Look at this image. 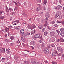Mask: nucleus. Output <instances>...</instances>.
<instances>
[{
  "label": "nucleus",
  "instance_id": "1",
  "mask_svg": "<svg viewBox=\"0 0 64 64\" xmlns=\"http://www.w3.org/2000/svg\"><path fill=\"white\" fill-rule=\"evenodd\" d=\"M28 28L29 29H31V28L34 29L36 28V26H35V25L28 24Z\"/></svg>",
  "mask_w": 64,
  "mask_h": 64
},
{
  "label": "nucleus",
  "instance_id": "2",
  "mask_svg": "<svg viewBox=\"0 0 64 64\" xmlns=\"http://www.w3.org/2000/svg\"><path fill=\"white\" fill-rule=\"evenodd\" d=\"M20 33L22 36L24 35V30L23 29H22L20 32Z\"/></svg>",
  "mask_w": 64,
  "mask_h": 64
},
{
  "label": "nucleus",
  "instance_id": "3",
  "mask_svg": "<svg viewBox=\"0 0 64 64\" xmlns=\"http://www.w3.org/2000/svg\"><path fill=\"white\" fill-rule=\"evenodd\" d=\"M57 49L58 51H60L61 53H63V50H62V48L59 47H58L57 48Z\"/></svg>",
  "mask_w": 64,
  "mask_h": 64
},
{
  "label": "nucleus",
  "instance_id": "4",
  "mask_svg": "<svg viewBox=\"0 0 64 64\" xmlns=\"http://www.w3.org/2000/svg\"><path fill=\"white\" fill-rule=\"evenodd\" d=\"M55 33L54 32H50V35L51 36H55Z\"/></svg>",
  "mask_w": 64,
  "mask_h": 64
},
{
  "label": "nucleus",
  "instance_id": "5",
  "mask_svg": "<svg viewBox=\"0 0 64 64\" xmlns=\"http://www.w3.org/2000/svg\"><path fill=\"white\" fill-rule=\"evenodd\" d=\"M48 49L45 50L44 51V52L46 54H49V52H48Z\"/></svg>",
  "mask_w": 64,
  "mask_h": 64
},
{
  "label": "nucleus",
  "instance_id": "6",
  "mask_svg": "<svg viewBox=\"0 0 64 64\" xmlns=\"http://www.w3.org/2000/svg\"><path fill=\"white\" fill-rule=\"evenodd\" d=\"M57 52L56 51H55L54 52H53L52 53L53 56H56V54H57Z\"/></svg>",
  "mask_w": 64,
  "mask_h": 64
},
{
  "label": "nucleus",
  "instance_id": "7",
  "mask_svg": "<svg viewBox=\"0 0 64 64\" xmlns=\"http://www.w3.org/2000/svg\"><path fill=\"white\" fill-rule=\"evenodd\" d=\"M40 36V35L37 34L34 37L35 38H38Z\"/></svg>",
  "mask_w": 64,
  "mask_h": 64
},
{
  "label": "nucleus",
  "instance_id": "8",
  "mask_svg": "<svg viewBox=\"0 0 64 64\" xmlns=\"http://www.w3.org/2000/svg\"><path fill=\"white\" fill-rule=\"evenodd\" d=\"M55 38H52L51 39L50 41V42H53L55 41Z\"/></svg>",
  "mask_w": 64,
  "mask_h": 64
},
{
  "label": "nucleus",
  "instance_id": "9",
  "mask_svg": "<svg viewBox=\"0 0 64 64\" xmlns=\"http://www.w3.org/2000/svg\"><path fill=\"white\" fill-rule=\"evenodd\" d=\"M30 44L32 45H35V42L32 41L31 42Z\"/></svg>",
  "mask_w": 64,
  "mask_h": 64
},
{
  "label": "nucleus",
  "instance_id": "10",
  "mask_svg": "<svg viewBox=\"0 0 64 64\" xmlns=\"http://www.w3.org/2000/svg\"><path fill=\"white\" fill-rule=\"evenodd\" d=\"M49 13H47L46 15V18H49Z\"/></svg>",
  "mask_w": 64,
  "mask_h": 64
},
{
  "label": "nucleus",
  "instance_id": "11",
  "mask_svg": "<svg viewBox=\"0 0 64 64\" xmlns=\"http://www.w3.org/2000/svg\"><path fill=\"white\" fill-rule=\"evenodd\" d=\"M6 52L7 53L10 54V49H7L6 50Z\"/></svg>",
  "mask_w": 64,
  "mask_h": 64
},
{
  "label": "nucleus",
  "instance_id": "12",
  "mask_svg": "<svg viewBox=\"0 0 64 64\" xmlns=\"http://www.w3.org/2000/svg\"><path fill=\"white\" fill-rule=\"evenodd\" d=\"M5 36L6 38L7 37H8V36H9V33L7 32L6 33V34H5Z\"/></svg>",
  "mask_w": 64,
  "mask_h": 64
},
{
  "label": "nucleus",
  "instance_id": "13",
  "mask_svg": "<svg viewBox=\"0 0 64 64\" xmlns=\"http://www.w3.org/2000/svg\"><path fill=\"white\" fill-rule=\"evenodd\" d=\"M38 28L40 29H41L43 28V25H40L38 26Z\"/></svg>",
  "mask_w": 64,
  "mask_h": 64
},
{
  "label": "nucleus",
  "instance_id": "14",
  "mask_svg": "<svg viewBox=\"0 0 64 64\" xmlns=\"http://www.w3.org/2000/svg\"><path fill=\"white\" fill-rule=\"evenodd\" d=\"M22 40L23 42H25V38L24 36H22Z\"/></svg>",
  "mask_w": 64,
  "mask_h": 64
},
{
  "label": "nucleus",
  "instance_id": "15",
  "mask_svg": "<svg viewBox=\"0 0 64 64\" xmlns=\"http://www.w3.org/2000/svg\"><path fill=\"white\" fill-rule=\"evenodd\" d=\"M5 51V49H4V50L2 49H0V53H2V52H3Z\"/></svg>",
  "mask_w": 64,
  "mask_h": 64
},
{
  "label": "nucleus",
  "instance_id": "16",
  "mask_svg": "<svg viewBox=\"0 0 64 64\" xmlns=\"http://www.w3.org/2000/svg\"><path fill=\"white\" fill-rule=\"evenodd\" d=\"M12 24L14 25H16V24H17V22H12Z\"/></svg>",
  "mask_w": 64,
  "mask_h": 64
},
{
  "label": "nucleus",
  "instance_id": "17",
  "mask_svg": "<svg viewBox=\"0 0 64 64\" xmlns=\"http://www.w3.org/2000/svg\"><path fill=\"white\" fill-rule=\"evenodd\" d=\"M47 3V0H44V5H46Z\"/></svg>",
  "mask_w": 64,
  "mask_h": 64
},
{
  "label": "nucleus",
  "instance_id": "18",
  "mask_svg": "<svg viewBox=\"0 0 64 64\" xmlns=\"http://www.w3.org/2000/svg\"><path fill=\"white\" fill-rule=\"evenodd\" d=\"M57 14L59 16L60 15H61V12L60 11L58 12H57Z\"/></svg>",
  "mask_w": 64,
  "mask_h": 64
},
{
  "label": "nucleus",
  "instance_id": "19",
  "mask_svg": "<svg viewBox=\"0 0 64 64\" xmlns=\"http://www.w3.org/2000/svg\"><path fill=\"white\" fill-rule=\"evenodd\" d=\"M62 8V6L60 5H59L58 6V9H61Z\"/></svg>",
  "mask_w": 64,
  "mask_h": 64
},
{
  "label": "nucleus",
  "instance_id": "20",
  "mask_svg": "<svg viewBox=\"0 0 64 64\" xmlns=\"http://www.w3.org/2000/svg\"><path fill=\"white\" fill-rule=\"evenodd\" d=\"M5 18L4 16H0V19H4Z\"/></svg>",
  "mask_w": 64,
  "mask_h": 64
},
{
  "label": "nucleus",
  "instance_id": "21",
  "mask_svg": "<svg viewBox=\"0 0 64 64\" xmlns=\"http://www.w3.org/2000/svg\"><path fill=\"white\" fill-rule=\"evenodd\" d=\"M19 27L18 26H15V28L16 29H18V30H20V28H19Z\"/></svg>",
  "mask_w": 64,
  "mask_h": 64
},
{
  "label": "nucleus",
  "instance_id": "22",
  "mask_svg": "<svg viewBox=\"0 0 64 64\" xmlns=\"http://www.w3.org/2000/svg\"><path fill=\"white\" fill-rule=\"evenodd\" d=\"M35 30H34V32H31V35H32V34L35 33Z\"/></svg>",
  "mask_w": 64,
  "mask_h": 64
},
{
  "label": "nucleus",
  "instance_id": "23",
  "mask_svg": "<svg viewBox=\"0 0 64 64\" xmlns=\"http://www.w3.org/2000/svg\"><path fill=\"white\" fill-rule=\"evenodd\" d=\"M56 54H57L59 55V56H60L61 55H62V54H61V53L60 52H57V53H56Z\"/></svg>",
  "mask_w": 64,
  "mask_h": 64
},
{
  "label": "nucleus",
  "instance_id": "24",
  "mask_svg": "<svg viewBox=\"0 0 64 64\" xmlns=\"http://www.w3.org/2000/svg\"><path fill=\"white\" fill-rule=\"evenodd\" d=\"M9 41H10V40L9 39H7V40H5V42H9Z\"/></svg>",
  "mask_w": 64,
  "mask_h": 64
},
{
  "label": "nucleus",
  "instance_id": "25",
  "mask_svg": "<svg viewBox=\"0 0 64 64\" xmlns=\"http://www.w3.org/2000/svg\"><path fill=\"white\" fill-rule=\"evenodd\" d=\"M44 34L45 36H47L48 35V32H44Z\"/></svg>",
  "mask_w": 64,
  "mask_h": 64
},
{
  "label": "nucleus",
  "instance_id": "26",
  "mask_svg": "<svg viewBox=\"0 0 64 64\" xmlns=\"http://www.w3.org/2000/svg\"><path fill=\"white\" fill-rule=\"evenodd\" d=\"M60 30L61 32H64V28H61Z\"/></svg>",
  "mask_w": 64,
  "mask_h": 64
},
{
  "label": "nucleus",
  "instance_id": "27",
  "mask_svg": "<svg viewBox=\"0 0 64 64\" xmlns=\"http://www.w3.org/2000/svg\"><path fill=\"white\" fill-rule=\"evenodd\" d=\"M60 35L64 37V33L63 32H62L60 34Z\"/></svg>",
  "mask_w": 64,
  "mask_h": 64
},
{
  "label": "nucleus",
  "instance_id": "28",
  "mask_svg": "<svg viewBox=\"0 0 64 64\" xmlns=\"http://www.w3.org/2000/svg\"><path fill=\"white\" fill-rule=\"evenodd\" d=\"M10 38L12 40H13V39H14V37H13V36H12Z\"/></svg>",
  "mask_w": 64,
  "mask_h": 64
},
{
  "label": "nucleus",
  "instance_id": "29",
  "mask_svg": "<svg viewBox=\"0 0 64 64\" xmlns=\"http://www.w3.org/2000/svg\"><path fill=\"white\" fill-rule=\"evenodd\" d=\"M10 11V12H12V11H13V10L12 9V8H9Z\"/></svg>",
  "mask_w": 64,
  "mask_h": 64
},
{
  "label": "nucleus",
  "instance_id": "30",
  "mask_svg": "<svg viewBox=\"0 0 64 64\" xmlns=\"http://www.w3.org/2000/svg\"><path fill=\"white\" fill-rule=\"evenodd\" d=\"M32 64H36V62L35 61H34L33 62H32Z\"/></svg>",
  "mask_w": 64,
  "mask_h": 64
},
{
  "label": "nucleus",
  "instance_id": "31",
  "mask_svg": "<svg viewBox=\"0 0 64 64\" xmlns=\"http://www.w3.org/2000/svg\"><path fill=\"white\" fill-rule=\"evenodd\" d=\"M24 63L25 64H29V62L28 61H25L24 62Z\"/></svg>",
  "mask_w": 64,
  "mask_h": 64
},
{
  "label": "nucleus",
  "instance_id": "32",
  "mask_svg": "<svg viewBox=\"0 0 64 64\" xmlns=\"http://www.w3.org/2000/svg\"><path fill=\"white\" fill-rule=\"evenodd\" d=\"M43 10H47V8L45 6H44L43 8Z\"/></svg>",
  "mask_w": 64,
  "mask_h": 64
},
{
  "label": "nucleus",
  "instance_id": "33",
  "mask_svg": "<svg viewBox=\"0 0 64 64\" xmlns=\"http://www.w3.org/2000/svg\"><path fill=\"white\" fill-rule=\"evenodd\" d=\"M6 12H9V9H8V8H6Z\"/></svg>",
  "mask_w": 64,
  "mask_h": 64
},
{
  "label": "nucleus",
  "instance_id": "34",
  "mask_svg": "<svg viewBox=\"0 0 64 64\" xmlns=\"http://www.w3.org/2000/svg\"><path fill=\"white\" fill-rule=\"evenodd\" d=\"M60 42H64V40L62 38H61Z\"/></svg>",
  "mask_w": 64,
  "mask_h": 64
},
{
  "label": "nucleus",
  "instance_id": "35",
  "mask_svg": "<svg viewBox=\"0 0 64 64\" xmlns=\"http://www.w3.org/2000/svg\"><path fill=\"white\" fill-rule=\"evenodd\" d=\"M6 32H7V31H9V29L8 28H6Z\"/></svg>",
  "mask_w": 64,
  "mask_h": 64
},
{
  "label": "nucleus",
  "instance_id": "36",
  "mask_svg": "<svg viewBox=\"0 0 64 64\" xmlns=\"http://www.w3.org/2000/svg\"><path fill=\"white\" fill-rule=\"evenodd\" d=\"M59 16L58 14H56L55 16V17L56 18H57V17H58Z\"/></svg>",
  "mask_w": 64,
  "mask_h": 64
},
{
  "label": "nucleus",
  "instance_id": "37",
  "mask_svg": "<svg viewBox=\"0 0 64 64\" xmlns=\"http://www.w3.org/2000/svg\"><path fill=\"white\" fill-rule=\"evenodd\" d=\"M54 26L56 27H58V26L57 24L54 25Z\"/></svg>",
  "mask_w": 64,
  "mask_h": 64
},
{
  "label": "nucleus",
  "instance_id": "38",
  "mask_svg": "<svg viewBox=\"0 0 64 64\" xmlns=\"http://www.w3.org/2000/svg\"><path fill=\"white\" fill-rule=\"evenodd\" d=\"M56 59H59V56H56Z\"/></svg>",
  "mask_w": 64,
  "mask_h": 64
},
{
  "label": "nucleus",
  "instance_id": "39",
  "mask_svg": "<svg viewBox=\"0 0 64 64\" xmlns=\"http://www.w3.org/2000/svg\"><path fill=\"white\" fill-rule=\"evenodd\" d=\"M55 23V22L54 21H52V24H54Z\"/></svg>",
  "mask_w": 64,
  "mask_h": 64
},
{
  "label": "nucleus",
  "instance_id": "40",
  "mask_svg": "<svg viewBox=\"0 0 64 64\" xmlns=\"http://www.w3.org/2000/svg\"><path fill=\"white\" fill-rule=\"evenodd\" d=\"M4 12V11H1L0 12V15H2V13H3Z\"/></svg>",
  "mask_w": 64,
  "mask_h": 64
},
{
  "label": "nucleus",
  "instance_id": "41",
  "mask_svg": "<svg viewBox=\"0 0 64 64\" xmlns=\"http://www.w3.org/2000/svg\"><path fill=\"white\" fill-rule=\"evenodd\" d=\"M36 1L37 2H39V3H41V0H36Z\"/></svg>",
  "mask_w": 64,
  "mask_h": 64
},
{
  "label": "nucleus",
  "instance_id": "42",
  "mask_svg": "<svg viewBox=\"0 0 64 64\" xmlns=\"http://www.w3.org/2000/svg\"><path fill=\"white\" fill-rule=\"evenodd\" d=\"M26 34L27 35H29L30 34V33L27 32L26 33Z\"/></svg>",
  "mask_w": 64,
  "mask_h": 64
},
{
  "label": "nucleus",
  "instance_id": "43",
  "mask_svg": "<svg viewBox=\"0 0 64 64\" xmlns=\"http://www.w3.org/2000/svg\"><path fill=\"white\" fill-rule=\"evenodd\" d=\"M56 31L57 32V33H58V34H59V33H60V31H59V30H56Z\"/></svg>",
  "mask_w": 64,
  "mask_h": 64
},
{
  "label": "nucleus",
  "instance_id": "44",
  "mask_svg": "<svg viewBox=\"0 0 64 64\" xmlns=\"http://www.w3.org/2000/svg\"><path fill=\"white\" fill-rule=\"evenodd\" d=\"M59 18L60 19H62V16H59Z\"/></svg>",
  "mask_w": 64,
  "mask_h": 64
},
{
  "label": "nucleus",
  "instance_id": "45",
  "mask_svg": "<svg viewBox=\"0 0 64 64\" xmlns=\"http://www.w3.org/2000/svg\"><path fill=\"white\" fill-rule=\"evenodd\" d=\"M52 47H55V45H54V44H52V45L51 46Z\"/></svg>",
  "mask_w": 64,
  "mask_h": 64
},
{
  "label": "nucleus",
  "instance_id": "46",
  "mask_svg": "<svg viewBox=\"0 0 64 64\" xmlns=\"http://www.w3.org/2000/svg\"><path fill=\"white\" fill-rule=\"evenodd\" d=\"M40 10V8H38L37 9V10L38 11H39V10Z\"/></svg>",
  "mask_w": 64,
  "mask_h": 64
},
{
  "label": "nucleus",
  "instance_id": "47",
  "mask_svg": "<svg viewBox=\"0 0 64 64\" xmlns=\"http://www.w3.org/2000/svg\"><path fill=\"white\" fill-rule=\"evenodd\" d=\"M39 42H40V43H43L42 41V40H39Z\"/></svg>",
  "mask_w": 64,
  "mask_h": 64
},
{
  "label": "nucleus",
  "instance_id": "48",
  "mask_svg": "<svg viewBox=\"0 0 64 64\" xmlns=\"http://www.w3.org/2000/svg\"><path fill=\"white\" fill-rule=\"evenodd\" d=\"M53 64H57V63L54 62H53L52 63Z\"/></svg>",
  "mask_w": 64,
  "mask_h": 64
},
{
  "label": "nucleus",
  "instance_id": "49",
  "mask_svg": "<svg viewBox=\"0 0 64 64\" xmlns=\"http://www.w3.org/2000/svg\"><path fill=\"white\" fill-rule=\"evenodd\" d=\"M40 38V39L42 40H43V38H42V36H41V37Z\"/></svg>",
  "mask_w": 64,
  "mask_h": 64
},
{
  "label": "nucleus",
  "instance_id": "50",
  "mask_svg": "<svg viewBox=\"0 0 64 64\" xmlns=\"http://www.w3.org/2000/svg\"><path fill=\"white\" fill-rule=\"evenodd\" d=\"M14 10H18V8H17V7H16L15 8Z\"/></svg>",
  "mask_w": 64,
  "mask_h": 64
},
{
  "label": "nucleus",
  "instance_id": "51",
  "mask_svg": "<svg viewBox=\"0 0 64 64\" xmlns=\"http://www.w3.org/2000/svg\"><path fill=\"white\" fill-rule=\"evenodd\" d=\"M9 28L10 29H11L13 28V27L11 26H9Z\"/></svg>",
  "mask_w": 64,
  "mask_h": 64
},
{
  "label": "nucleus",
  "instance_id": "52",
  "mask_svg": "<svg viewBox=\"0 0 64 64\" xmlns=\"http://www.w3.org/2000/svg\"><path fill=\"white\" fill-rule=\"evenodd\" d=\"M13 45H14V43L13 44H10V46H13Z\"/></svg>",
  "mask_w": 64,
  "mask_h": 64
},
{
  "label": "nucleus",
  "instance_id": "53",
  "mask_svg": "<svg viewBox=\"0 0 64 64\" xmlns=\"http://www.w3.org/2000/svg\"><path fill=\"white\" fill-rule=\"evenodd\" d=\"M48 25V24H46L44 25L45 27H46Z\"/></svg>",
  "mask_w": 64,
  "mask_h": 64
},
{
  "label": "nucleus",
  "instance_id": "54",
  "mask_svg": "<svg viewBox=\"0 0 64 64\" xmlns=\"http://www.w3.org/2000/svg\"><path fill=\"white\" fill-rule=\"evenodd\" d=\"M16 22L17 24L19 22V20H16Z\"/></svg>",
  "mask_w": 64,
  "mask_h": 64
},
{
  "label": "nucleus",
  "instance_id": "55",
  "mask_svg": "<svg viewBox=\"0 0 64 64\" xmlns=\"http://www.w3.org/2000/svg\"><path fill=\"white\" fill-rule=\"evenodd\" d=\"M21 45V44H20V43H19L18 44V46H19Z\"/></svg>",
  "mask_w": 64,
  "mask_h": 64
},
{
  "label": "nucleus",
  "instance_id": "56",
  "mask_svg": "<svg viewBox=\"0 0 64 64\" xmlns=\"http://www.w3.org/2000/svg\"><path fill=\"white\" fill-rule=\"evenodd\" d=\"M42 32H45V30L44 29H42Z\"/></svg>",
  "mask_w": 64,
  "mask_h": 64
},
{
  "label": "nucleus",
  "instance_id": "57",
  "mask_svg": "<svg viewBox=\"0 0 64 64\" xmlns=\"http://www.w3.org/2000/svg\"><path fill=\"white\" fill-rule=\"evenodd\" d=\"M57 22L58 23H61V22H59V21H57Z\"/></svg>",
  "mask_w": 64,
  "mask_h": 64
},
{
  "label": "nucleus",
  "instance_id": "58",
  "mask_svg": "<svg viewBox=\"0 0 64 64\" xmlns=\"http://www.w3.org/2000/svg\"><path fill=\"white\" fill-rule=\"evenodd\" d=\"M2 32H5V30L4 29H2Z\"/></svg>",
  "mask_w": 64,
  "mask_h": 64
},
{
  "label": "nucleus",
  "instance_id": "59",
  "mask_svg": "<svg viewBox=\"0 0 64 64\" xmlns=\"http://www.w3.org/2000/svg\"><path fill=\"white\" fill-rule=\"evenodd\" d=\"M60 41H61L60 40L58 39L57 40V42H60Z\"/></svg>",
  "mask_w": 64,
  "mask_h": 64
},
{
  "label": "nucleus",
  "instance_id": "60",
  "mask_svg": "<svg viewBox=\"0 0 64 64\" xmlns=\"http://www.w3.org/2000/svg\"><path fill=\"white\" fill-rule=\"evenodd\" d=\"M45 20H46V21H48V18H45Z\"/></svg>",
  "mask_w": 64,
  "mask_h": 64
},
{
  "label": "nucleus",
  "instance_id": "61",
  "mask_svg": "<svg viewBox=\"0 0 64 64\" xmlns=\"http://www.w3.org/2000/svg\"><path fill=\"white\" fill-rule=\"evenodd\" d=\"M14 14H15V12H13L12 13V15H13Z\"/></svg>",
  "mask_w": 64,
  "mask_h": 64
},
{
  "label": "nucleus",
  "instance_id": "62",
  "mask_svg": "<svg viewBox=\"0 0 64 64\" xmlns=\"http://www.w3.org/2000/svg\"><path fill=\"white\" fill-rule=\"evenodd\" d=\"M62 25H64V21L62 22Z\"/></svg>",
  "mask_w": 64,
  "mask_h": 64
},
{
  "label": "nucleus",
  "instance_id": "63",
  "mask_svg": "<svg viewBox=\"0 0 64 64\" xmlns=\"http://www.w3.org/2000/svg\"><path fill=\"white\" fill-rule=\"evenodd\" d=\"M42 47H44V46H45V45L44 44H42Z\"/></svg>",
  "mask_w": 64,
  "mask_h": 64
},
{
  "label": "nucleus",
  "instance_id": "64",
  "mask_svg": "<svg viewBox=\"0 0 64 64\" xmlns=\"http://www.w3.org/2000/svg\"><path fill=\"white\" fill-rule=\"evenodd\" d=\"M5 59H6L5 58H4L2 59V60H5Z\"/></svg>",
  "mask_w": 64,
  "mask_h": 64
}]
</instances>
